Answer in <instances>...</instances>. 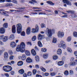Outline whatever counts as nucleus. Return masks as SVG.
<instances>
[{"mask_svg": "<svg viewBox=\"0 0 77 77\" xmlns=\"http://www.w3.org/2000/svg\"><path fill=\"white\" fill-rule=\"evenodd\" d=\"M24 48H25V43L23 42H22L20 45L17 46L16 51H20L21 53H23L25 50Z\"/></svg>", "mask_w": 77, "mask_h": 77, "instance_id": "nucleus-1", "label": "nucleus"}, {"mask_svg": "<svg viewBox=\"0 0 77 77\" xmlns=\"http://www.w3.org/2000/svg\"><path fill=\"white\" fill-rule=\"evenodd\" d=\"M71 62L69 64L71 66H75L77 64V59L75 60L74 57H72L70 59Z\"/></svg>", "mask_w": 77, "mask_h": 77, "instance_id": "nucleus-2", "label": "nucleus"}, {"mask_svg": "<svg viewBox=\"0 0 77 77\" xmlns=\"http://www.w3.org/2000/svg\"><path fill=\"white\" fill-rule=\"evenodd\" d=\"M17 32V33L20 34L21 33L22 31V25L20 23H18L16 25Z\"/></svg>", "mask_w": 77, "mask_h": 77, "instance_id": "nucleus-3", "label": "nucleus"}, {"mask_svg": "<svg viewBox=\"0 0 77 77\" xmlns=\"http://www.w3.org/2000/svg\"><path fill=\"white\" fill-rule=\"evenodd\" d=\"M12 69V67L8 65L5 66L3 67V70H4L5 71V72H8L11 71Z\"/></svg>", "mask_w": 77, "mask_h": 77, "instance_id": "nucleus-4", "label": "nucleus"}, {"mask_svg": "<svg viewBox=\"0 0 77 77\" xmlns=\"http://www.w3.org/2000/svg\"><path fill=\"white\" fill-rule=\"evenodd\" d=\"M46 33L49 38H51L52 36V32L51 29L47 28L46 30Z\"/></svg>", "mask_w": 77, "mask_h": 77, "instance_id": "nucleus-5", "label": "nucleus"}, {"mask_svg": "<svg viewBox=\"0 0 77 77\" xmlns=\"http://www.w3.org/2000/svg\"><path fill=\"white\" fill-rule=\"evenodd\" d=\"M57 36L58 38H63V37H64V32H61L60 31H59L58 32Z\"/></svg>", "mask_w": 77, "mask_h": 77, "instance_id": "nucleus-6", "label": "nucleus"}, {"mask_svg": "<svg viewBox=\"0 0 77 77\" xmlns=\"http://www.w3.org/2000/svg\"><path fill=\"white\" fill-rule=\"evenodd\" d=\"M18 58L19 59H22V60H25L26 59V55L25 54H23L22 56H19Z\"/></svg>", "mask_w": 77, "mask_h": 77, "instance_id": "nucleus-7", "label": "nucleus"}, {"mask_svg": "<svg viewBox=\"0 0 77 77\" xmlns=\"http://www.w3.org/2000/svg\"><path fill=\"white\" fill-rule=\"evenodd\" d=\"M5 11V10L3 9H0V14L1 15H5V16H6L7 17H9V15L8 14H6V13L4 12Z\"/></svg>", "mask_w": 77, "mask_h": 77, "instance_id": "nucleus-8", "label": "nucleus"}, {"mask_svg": "<svg viewBox=\"0 0 77 77\" xmlns=\"http://www.w3.org/2000/svg\"><path fill=\"white\" fill-rule=\"evenodd\" d=\"M10 46L12 48H15V47L17 46V45L15 42H13L11 43Z\"/></svg>", "mask_w": 77, "mask_h": 77, "instance_id": "nucleus-9", "label": "nucleus"}, {"mask_svg": "<svg viewBox=\"0 0 77 77\" xmlns=\"http://www.w3.org/2000/svg\"><path fill=\"white\" fill-rule=\"evenodd\" d=\"M26 61L27 63H32V60L30 57L27 58Z\"/></svg>", "mask_w": 77, "mask_h": 77, "instance_id": "nucleus-10", "label": "nucleus"}, {"mask_svg": "<svg viewBox=\"0 0 77 77\" xmlns=\"http://www.w3.org/2000/svg\"><path fill=\"white\" fill-rule=\"evenodd\" d=\"M44 36V35H42L40 34H38V39L39 41L42 40V39L43 38V37Z\"/></svg>", "mask_w": 77, "mask_h": 77, "instance_id": "nucleus-11", "label": "nucleus"}, {"mask_svg": "<svg viewBox=\"0 0 77 77\" xmlns=\"http://www.w3.org/2000/svg\"><path fill=\"white\" fill-rule=\"evenodd\" d=\"M30 27H28L26 30V32L27 35H29L30 33Z\"/></svg>", "mask_w": 77, "mask_h": 77, "instance_id": "nucleus-12", "label": "nucleus"}, {"mask_svg": "<svg viewBox=\"0 0 77 77\" xmlns=\"http://www.w3.org/2000/svg\"><path fill=\"white\" fill-rule=\"evenodd\" d=\"M5 29L4 27H2L1 29H0V33L3 34L5 33Z\"/></svg>", "mask_w": 77, "mask_h": 77, "instance_id": "nucleus-13", "label": "nucleus"}, {"mask_svg": "<svg viewBox=\"0 0 77 77\" xmlns=\"http://www.w3.org/2000/svg\"><path fill=\"white\" fill-rule=\"evenodd\" d=\"M12 32L13 33H15L16 30H15V26L13 25L12 27Z\"/></svg>", "mask_w": 77, "mask_h": 77, "instance_id": "nucleus-14", "label": "nucleus"}, {"mask_svg": "<svg viewBox=\"0 0 77 77\" xmlns=\"http://www.w3.org/2000/svg\"><path fill=\"white\" fill-rule=\"evenodd\" d=\"M31 53L33 55V56H36V51L33 49L31 50Z\"/></svg>", "mask_w": 77, "mask_h": 77, "instance_id": "nucleus-15", "label": "nucleus"}, {"mask_svg": "<svg viewBox=\"0 0 77 77\" xmlns=\"http://www.w3.org/2000/svg\"><path fill=\"white\" fill-rule=\"evenodd\" d=\"M63 63H64L63 61H60L58 62L57 64H58V66H62V65H63Z\"/></svg>", "mask_w": 77, "mask_h": 77, "instance_id": "nucleus-16", "label": "nucleus"}, {"mask_svg": "<svg viewBox=\"0 0 77 77\" xmlns=\"http://www.w3.org/2000/svg\"><path fill=\"white\" fill-rule=\"evenodd\" d=\"M8 36H5L3 38V42H6L8 40Z\"/></svg>", "mask_w": 77, "mask_h": 77, "instance_id": "nucleus-17", "label": "nucleus"}, {"mask_svg": "<svg viewBox=\"0 0 77 77\" xmlns=\"http://www.w3.org/2000/svg\"><path fill=\"white\" fill-rule=\"evenodd\" d=\"M57 53L58 54L60 55L62 54V50L60 49H58L57 51Z\"/></svg>", "mask_w": 77, "mask_h": 77, "instance_id": "nucleus-18", "label": "nucleus"}, {"mask_svg": "<svg viewBox=\"0 0 77 77\" xmlns=\"http://www.w3.org/2000/svg\"><path fill=\"white\" fill-rule=\"evenodd\" d=\"M4 57L5 59H8V53L5 52L4 53Z\"/></svg>", "mask_w": 77, "mask_h": 77, "instance_id": "nucleus-19", "label": "nucleus"}, {"mask_svg": "<svg viewBox=\"0 0 77 77\" xmlns=\"http://www.w3.org/2000/svg\"><path fill=\"white\" fill-rule=\"evenodd\" d=\"M25 53L27 56H30V51H25Z\"/></svg>", "mask_w": 77, "mask_h": 77, "instance_id": "nucleus-20", "label": "nucleus"}, {"mask_svg": "<svg viewBox=\"0 0 77 77\" xmlns=\"http://www.w3.org/2000/svg\"><path fill=\"white\" fill-rule=\"evenodd\" d=\"M35 59L36 62H39V57L38 56L36 55L35 56Z\"/></svg>", "mask_w": 77, "mask_h": 77, "instance_id": "nucleus-21", "label": "nucleus"}, {"mask_svg": "<svg viewBox=\"0 0 77 77\" xmlns=\"http://www.w3.org/2000/svg\"><path fill=\"white\" fill-rule=\"evenodd\" d=\"M19 72L21 74H23L24 73V70L23 69H21L19 71Z\"/></svg>", "mask_w": 77, "mask_h": 77, "instance_id": "nucleus-22", "label": "nucleus"}, {"mask_svg": "<svg viewBox=\"0 0 77 77\" xmlns=\"http://www.w3.org/2000/svg\"><path fill=\"white\" fill-rule=\"evenodd\" d=\"M23 65V62L22 61H19L17 63L18 66H22Z\"/></svg>", "mask_w": 77, "mask_h": 77, "instance_id": "nucleus-23", "label": "nucleus"}, {"mask_svg": "<svg viewBox=\"0 0 77 77\" xmlns=\"http://www.w3.org/2000/svg\"><path fill=\"white\" fill-rule=\"evenodd\" d=\"M9 39L11 40L14 39V35L13 34H11L9 36Z\"/></svg>", "mask_w": 77, "mask_h": 77, "instance_id": "nucleus-24", "label": "nucleus"}, {"mask_svg": "<svg viewBox=\"0 0 77 77\" xmlns=\"http://www.w3.org/2000/svg\"><path fill=\"white\" fill-rule=\"evenodd\" d=\"M38 45L39 47H42L43 45L42 44V43L40 41H38Z\"/></svg>", "mask_w": 77, "mask_h": 77, "instance_id": "nucleus-25", "label": "nucleus"}, {"mask_svg": "<svg viewBox=\"0 0 77 77\" xmlns=\"http://www.w3.org/2000/svg\"><path fill=\"white\" fill-rule=\"evenodd\" d=\"M36 39V36L34 35V36L32 37V41H35Z\"/></svg>", "mask_w": 77, "mask_h": 77, "instance_id": "nucleus-26", "label": "nucleus"}, {"mask_svg": "<svg viewBox=\"0 0 77 77\" xmlns=\"http://www.w3.org/2000/svg\"><path fill=\"white\" fill-rule=\"evenodd\" d=\"M3 26L5 28H7L8 26V24L7 23H5L3 24Z\"/></svg>", "mask_w": 77, "mask_h": 77, "instance_id": "nucleus-27", "label": "nucleus"}, {"mask_svg": "<svg viewBox=\"0 0 77 77\" xmlns=\"http://www.w3.org/2000/svg\"><path fill=\"white\" fill-rule=\"evenodd\" d=\"M48 57V55L47 54H43V57L44 59H47Z\"/></svg>", "mask_w": 77, "mask_h": 77, "instance_id": "nucleus-28", "label": "nucleus"}, {"mask_svg": "<svg viewBox=\"0 0 77 77\" xmlns=\"http://www.w3.org/2000/svg\"><path fill=\"white\" fill-rule=\"evenodd\" d=\"M64 74L65 75H69V72L68 70H66L64 72Z\"/></svg>", "mask_w": 77, "mask_h": 77, "instance_id": "nucleus-29", "label": "nucleus"}, {"mask_svg": "<svg viewBox=\"0 0 77 77\" xmlns=\"http://www.w3.org/2000/svg\"><path fill=\"white\" fill-rule=\"evenodd\" d=\"M66 12L68 13H71V14H73L75 13L74 11H72L71 10H69L68 11H66Z\"/></svg>", "mask_w": 77, "mask_h": 77, "instance_id": "nucleus-30", "label": "nucleus"}, {"mask_svg": "<svg viewBox=\"0 0 77 77\" xmlns=\"http://www.w3.org/2000/svg\"><path fill=\"white\" fill-rule=\"evenodd\" d=\"M40 68L41 69V70H42V71H44V72H45V71H46V69L43 67L41 66L40 67Z\"/></svg>", "mask_w": 77, "mask_h": 77, "instance_id": "nucleus-31", "label": "nucleus"}, {"mask_svg": "<svg viewBox=\"0 0 77 77\" xmlns=\"http://www.w3.org/2000/svg\"><path fill=\"white\" fill-rule=\"evenodd\" d=\"M53 58L54 60H57L58 59V57L56 55L54 56H53Z\"/></svg>", "mask_w": 77, "mask_h": 77, "instance_id": "nucleus-32", "label": "nucleus"}, {"mask_svg": "<svg viewBox=\"0 0 77 77\" xmlns=\"http://www.w3.org/2000/svg\"><path fill=\"white\" fill-rule=\"evenodd\" d=\"M71 40V37H68L66 39L67 41L68 42H70Z\"/></svg>", "mask_w": 77, "mask_h": 77, "instance_id": "nucleus-33", "label": "nucleus"}, {"mask_svg": "<svg viewBox=\"0 0 77 77\" xmlns=\"http://www.w3.org/2000/svg\"><path fill=\"white\" fill-rule=\"evenodd\" d=\"M73 35L74 37L77 38V32H73Z\"/></svg>", "mask_w": 77, "mask_h": 77, "instance_id": "nucleus-34", "label": "nucleus"}, {"mask_svg": "<svg viewBox=\"0 0 77 77\" xmlns=\"http://www.w3.org/2000/svg\"><path fill=\"white\" fill-rule=\"evenodd\" d=\"M41 51H42V52H46L47 51V49L46 48H42L41 49Z\"/></svg>", "mask_w": 77, "mask_h": 77, "instance_id": "nucleus-35", "label": "nucleus"}, {"mask_svg": "<svg viewBox=\"0 0 77 77\" xmlns=\"http://www.w3.org/2000/svg\"><path fill=\"white\" fill-rule=\"evenodd\" d=\"M56 42H57V39L55 38H54L52 42H53L54 43H56Z\"/></svg>", "mask_w": 77, "mask_h": 77, "instance_id": "nucleus-36", "label": "nucleus"}, {"mask_svg": "<svg viewBox=\"0 0 77 77\" xmlns=\"http://www.w3.org/2000/svg\"><path fill=\"white\" fill-rule=\"evenodd\" d=\"M35 29L38 32V31L39 30V26H38V25H35Z\"/></svg>", "mask_w": 77, "mask_h": 77, "instance_id": "nucleus-37", "label": "nucleus"}, {"mask_svg": "<svg viewBox=\"0 0 77 77\" xmlns=\"http://www.w3.org/2000/svg\"><path fill=\"white\" fill-rule=\"evenodd\" d=\"M34 48L35 51H39V48H38L36 46L34 47Z\"/></svg>", "mask_w": 77, "mask_h": 77, "instance_id": "nucleus-38", "label": "nucleus"}, {"mask_svg": "<svg viewBox=\"0 0 77 77\" xmlns=\"http://www.w3.org/2000/svg\"><path fill=\"white\" fill-rule=\"evenodd\" d=\"M32 33H36V32H38V31L34 28H32Z\"/></svg>", "mask_w": 77, "mask_h": 77, "instance_id": "nucleus-39", "label": "nucleus"}, {"mask_svg": "<svg viewBox=\"0 0 77 77\" xmlns=\"http://www.w3.org/2000/svg\"><path fill=\"white\" fill-rule=\"evenodd\" d=\"M67 50L68 51H69V52H70V53H71V52H72V50H71V49L70 48H67Z\"/></svg>", "mask_w": 77, "mask_h": 77, "instance_id": "nucleus-40", "label": "nucleus"}, {"mask_svg": "<svg viewBox=\"0 0 77 77\" xmlns=\"http://www.w3.org/2000/svg\"><path fill=\"white\" fill-rule=\"evenodd\" d=\"M21 35L22 36H25L26 35V34H25V32H24V31H23L21 32Z\"/></svg>", "mask_w": 77, "mask_h": 77, "instance_id": "nucleus-41", "label": "nucleus"}, {"mask_svg": "<svg viewBox=\"0 0 77 77\" xmlns=\"http://www.w3.org/2000/svg\"><path fill=\"white\" fill-rule=\"evenodd\" d=\"M28 76H32V72H29L27 73Z\"/></svg>", "mask_w": 77, "mask_h": 77, "instance_id": "nucleus-42", "label": "nucleus"}, {"mask_svg": "<svg viewBox=\"0 0 77 77\" xmlns=\"http://www.w3.org/2000/svg\"><path fill=\"white\" fill-rule=\"evenodd\" d=\"M12 3H15V4H17L18 3L17 0H12Z\"/></svg>", "mask_w": 77, "mask_h": 77, "instance_id": "nucleus-43", "label": "nucleus"}, {"mask_svg": "<svg viewBox=\"0 0 77 77\" xmlns=\"http://www.w3.org/2000/svg\"><path fill=\"white\" fill-rule=\"evenodd\" d=\"M69 74L70 75H72L74 73V72H73V71L72 70H70L69 71Z\"/></svg>", "mask_w": 77, "mask_h": 77, "instance_id": "nucleus-44", "label": "nucleus"}, {"mask_svg": "<svg viewBox=\"0 0 77 77\" xmlns=\"http://www.w3.org/2000/svg\"><path fill=\"white\" fill-rule=\"evenodd\" d=\"M13 6V4L12 3L8 4L6 5V6Z\"/></svg>", "mask_w": 77, "mask_h": 77, "instance_id": "nucleus-45", "label": "nucleus"}, {"mask_svg": "<svg viewBox=\"0 0 77 77\" xmlns=\"http://www.w3.org/2000/svg\"><path fill=\"white\" fill-rule=\"evenodd\" d=\"M41 27L42 28H44L45 27V25L44 23H42L41 24Z\"/></svg>", "mask_w": 77, "mask_h": 77, "instance_id": "nucleus-46", "label": "nucleus"}, {"mask_svg": "<svg viewBox=\"0 0 77 77\" xmlns=\"http://www.w3.org/2000/svg\"><path fill=\"white\" fill-rule=\"evenodd\" d=\"M33 73L34 75L36 74V70L35 69H34L33 70Z\"/></svg>", "mask_w": 77, "mask_h": 77, "instance_id": "nucleus-47", "label": "nucleus"}, {"mask_svg": "<svg viewBox=\"0 0 77 77\" xmlns=\"http://www.w3.org/2000/svg\"><path fill=\"white\" fill-rule=\"evenodd\" d=\"M8 53L10 54H13V52L11 50H10L8 51Z\"/></svg>", "mask_w": 77, "mask_h": 77, "instance_id": "nucleus-48", "label": "nucleus"}, {"mask_svg": "<svg viewBox=\"0 0 77 77\" xmlns=\"http://www.w3.org/2000/svg\"><path fill=\"white\" fill-rule=\"evenodd\" d=\"M56 75V73L54 72L51 73V76H54V75Z\"/></svg>", "mask_w": 77, "mask_h": 77, "instance_id": "nucleus-49", "label": "nucleus"}, {"mask_svg": "<svg viewBox=\"0 0 77 77\" xmlns=\"http://www.w3.org/2000/svg\"><path fill=\"white\" fill-rule=\"evenodd\" d=\"M68 0H63V2L64 3H68Z\"/></svg>", "mask_w": 77, "mask_h": 77, "instance_id": "nucleus-50", "label": "nucleus"}, {"mask_svg": "<svg viewBox=\"0 0 77 77\" xmlns=\"http://www.w3.org/2000/svg\"><path fill=\"white\" fill-rule=\"evenodd\" d=\"M4 37V36L3 35H2L0 36V40H1V39H3V38Z\"/></svg>", "mask_w": 77, "mask_h": 77, "instance_id": "nucleus-51", "label": "nucleus"}, {"mask_svg": "<svg viewBox=\"0 0 77 77\" xmlns=\"http://www.w3.org/2000/svg\"><path fill=\"white\" fill-rule=\"evenodd\" d=\"M64 43H65V42L61 40L60 42V44H62V45H63L64 44Z\"/></svg>", "mask_w": 77, "mask_h": 77, "instance_id": "nucleus-52", "label": "nucleus"}, {"mask_svg": "<svg viewBox=\"0 0 77 77\" xmlns=\"http://www.w3.org/2000/svg\"><path fill=\"white\" fill-rule=\"evenodd\" d=\"M14 59V56L11 55L10 56V60H12Z\"/></svg>", "mask_w": 77, "mask_h": 77, "instance_id": "nucleus-53", "label": "nucleus"}, {"mask_svg": "<svg viewBox=\"0 0 77 77\" xmlns=\"http://www.w3.org/2000/svg\"><path fill=\"white\" fill-rule=\"evenodd\" d=\"M67 5H69L70 6L71 5H72L71 2H69V1H68V2H67Z\"/></svg>", "mask_w": 77, "mask_h": 77, "instance_id": "nucleus-54", "label": "nucleus"}, {"mask_svg": "<svg viewBox=\"0 0 77 77\" xmlns=\"http://www.w3.org/2000/svg\"><path fill=\"white\" fill-rule=\"evenodd\" d=\"M62 47L63 49H65V48H66V45H65V44H64V45H62Z\"/></svg>", "mask_w": 77, "mask_h": 77, "instance_id": "nucleus-55", "label": "nucleus"}, {"mask_svg": "<svg viewBox=\"0 0 77 77\" xmlns=\"http://www.w3.org/2000/svg\"><path fill=\"white\" fill-rule=\"evenodd\" d=\"M38 14H39V15H46V14H45V13H44V12H43V13H42V12H40V13H38Z\"/></svg>", "mask_w": 77, "mask_h": 77, "instance_id": "nucleus-56", "label": "nucleus"}, {"mask_svg": "<svg viewBox=\"0 0 77 77\" xmlns=\"http://www.w3.org/2000/svg\"><path fill=\"white\" fill-rule=\"evenodd\" d=\"M3 54V51L2 50H0V56Z\"/></svg>", "mask_w": 77, "mask_h": 77, "instance_id": "nucleus-57", "label": "nucleus"}, {"mask_svg": "<svg viewBox=\"0 0 77 77\" xmlns=\"http://www.w3.org/2000/svg\"><path fill=\"white\" fill-rule=\"evenodd\" d=\"M49 75V73L46 72L45 73V76H48Z\"/></svg>", "mask_w": 77, "mask_h": 77, "instance_id": "nucleus-58", "label": "nucleus"}, {"mask_svg": "<svg viewBox=\"0 0 77 77\" xmlns=\"http://www.w3.org/2000/svg\"><path fill=\"white\" fill-rule=\"evenodd\" d=\"M23 77H27V74L26 73H24L23 75Z\"/></svg>", "mask_w": 77, "mask_h": 77, "instance_id": "nucleus-59", "label": "nucleus"}, {"mask_svg": "<svg viewBox=\"0 0 77 77\" xmlns=\"http://www.w3.org/2000/svg\"><path fill=\"white\" fill-rule=\"evenodd\" d=\"M68 17V15H64L63 16L61 17L62 18H66Z\"/></svg>", "mask_w": 77, "mask_h": 77, "instance_id": "nucleus-60", "label": "nucleus"}, {"mask_svg": "<svg viewBox=\"0 0 77 77\" xmlns=\"http://www.w3.org/2000/svg\"><path fill=\"white\" fill-rule=\"evenodd\" d=\"M46 2L47 3H48V4H49L50 5H51V3L52 2H51V1H47Z\"/></svg>", "mask_w": 77, "mask_h": 77, "instance_id": "nucleus-61", "label": "nucleus"}, {"mask_svg": "<svg viewBox=\"0 0 77 77\" xmlns=\"http://www.w3.org/2000/svg\"><path fill=\"white\" fill-rule=\"evenodd\" d=\"M62 44H60H60H58V47L60 48L62 47Z\"/></svg>", "mask_w": 77, "mask_h": 77, "instance_id": "nucleus-62", "label": "nucleus"}, {"mask_svg": "<svg viewBox=\"0 0 77 77\" xmlns=\"http://www.w3.org/2000/svg\"><path fill=\"white\" fill-rule=\"evenodd\" d=\"M4 75H5L6 77H9V74L8 73H5Z\"/></svg>", "mask_w": 77, "mask_h": 77, "instance_id": "nucleus-63", "label": "nucleus"}, {"mask_svg": "<svg viewBox=\"0 0 77 77\" xmlns=\"http://www.w3.org/2000/svg\"><path fill=\"white\" fill-rule=\"evenodd\" d=\"M55 14H58V11L56 10L54 11Z\"/></svg>", "mask_w": 77, "mask_h": 77, "instance_id": "nucleus-64", "label": "nucleus"}]
</instances>
